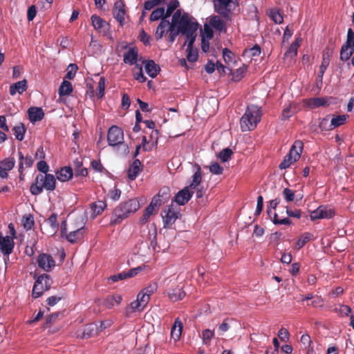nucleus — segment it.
<instances>
[{
    "label": "nucleus",
    "instance_id": "obj_1",
    "mask_svg": "<svg viewBox=\"0 0 354 354\" xmlns=\"http://www.w3.org/2000/svg\"><path fill=\"white\" fill-rule=\"evenodd\" d=\"M140 205L136 198H131L120 203L113 211L111 216L110 225H115L120 223L130 214L135 213L139 209Z\"/></svg>",
    "mask_w": 354,
    "mask_h": 354
},
{
    "label": "nucleus",
    "instance_id": "obj_2",
    "mask_svg": "<svg viewBox=\"0 0 354 354\" xmlns=\"http://www.w3.org/2000/svg\"><path fill=\"white\" fill-rule=\"evenodd\" d=\"M261 107L255 104L248 105L240 120L241 131L244 132L254 130L261 121Z\"/></svg>",
    "mask_w": 354,
    "mask_h": 354
},
{
    "label": "nucleus",
    "instance_id": "obj_3",
    "mask_svg": "<svg viewBox=\"0 0 354 354\" xmlns=\"http://www.w3.org/2000/svg\"><path fill=\"white\" fill-rule=\"evenodd\" d=\"M56 187V179L53 174H37L34 183L30 187V193L34 196L39 195L44 189L53 191Z\"/></svg>",
    "mask_w": 354,
    "mask_h": 354
},
{
    "label": "nucleus",
    "instance_id": "obj_4",
    "mask_svg": "<svg viewBox=\"0 0 354 354\" xmlns=\"http://www.w3.org/2000/svg\"><path fill=\"white\" fill-rule=\"evenodd\" d=\"M51 284L52 279L48 274H41L35 281L32 291V297L35 299L41 297L44 292L50 288Z\"/></svg>",
    "mask_w": 354,
    "mask_h": 354
},
{
    "label": "nucleus",
    "instance_id": "obj_5",
    "mask_svg": "<svg viewBox=\"0 0 354 354\" xmlns=\"http://www.w3.org/2000/svg\"><path fill=\"white\" fill-rule=\"evenodd\" d=\"M107 141L109 146L115 147L124 142V132L122 129L116 126H111L107 133Z\"/></svg>",
    "mask_w": 354,
    "mask_h": 354
},
{
    "label": "nucleus",
    "instance_id": "obj_6",
    "mask_svg": "<svg viewBox=\"0 0 354 354\" xmlns=\"http://www.w3.org/2000/svg\"><path fill=\"white\" fill-rule=\"evenodd\" d=\"M178 27L181 34L191 35L194 34L197 30L198 24L196 21H194L187 14H184L180 20Z\"/></svg>",
    "mask_w": 354,
    "mask_h": 354
},
{
    "label": "nucleus",
    "instance_id": "obj_7",
    "mask_svg": "<svg viewBox=\"0 0 354 354\" xmlns=\"http://www.w3.org/2000/svg\"><path fill=\"white\" fill-rule=\"evenodd\" d=\"M164 227H169L176 222V219L180 216L179 212L174 210L172 205L165 207L161 212Z\"/></svg>",
    "mask_w": 354,
    "mask_h": 354
},
{
    "label": "nucleus",
    "instance_id": "obj_8",
    "mask_svg": "<svg viewBox=\"0 0 354 354\" xmlns=\"http://www.w3.org/2000/svg\"><path fill=\"white\" fill-rule=\"evenodd\" d=\"M335 215L333 209L326 205H320L316 209L311 211L310 218L312 221L321 218H331Z\"/></svg>",
    "mask_w": 354,
    "mask_h": 354
},
{
    "label": "nucleus",
    "instance_id": "obj_9",
    "mask_svg": "<svg viewBox=\"0 0 354 354\" xmlns=\"http://www.w3.org/2000/svg\"><path fill=\"white\" fill-rule=\"evenodd\" d=\"M38 267L45 272H50L56 266L53 257L46 253H41L37 257Z\"/></svg>",
    "mask_w": 354,
    "mask_h": 354
},
{
    "label": "nucleus",
    "instance_id": "obj_10",
    "mask_svg": "<svg viewBox=\"0 0 354 354\" xmlns=\"http://www.w3.org/2000/svg\"><path fill=\"white\" fill-rule=\"evenodd\" d=\"M232 0H216L214 3L215 12L223 18L229 19L231 9L229 8Z\"/></svg>",
    "mask_w": 354,
    "mask_h": 354
},
{
    "label": "nucleus",
    "instance_id": "obj_11",
    "mask_svg": "<svg viewBox=\"0 0 354 354\" xmlns=\"http://www.w3.org/2000/svg\"><path fill=\"white\" fill-rule=\"evenodd\" d=\"M15 247V242L12 238L9 236H3L0 232V251L6 255H9L12 252Z\"/></svg>",
    "mask_w": 354,
    "mask_h": 354
},
{
    "label": "nucleus",
    "instance_id": "obj_12",
    "mask_svg": "<svg viewBox=\"0 0 354 354\" xmlns=\"http://www.w3.org/2000/svg\"><path fill=\"white\" fill-rule=\"evenodd\" d=\"M192 194L193 192H191L189 187H186L175 195L172 202H176L179 205H184L191 199Z\"/></svg>",
    "mask_w": 354,
    "mask_h": 354
},
{
    "label": "nucleus",
    "instance_id": "obj_13",
    "mask_svg": "<svg viewBox=\"0 0 354 354\" xmlns=\"http://www.w3.org/2000/svg\"><path fill=\"white\" fill-rule=\"evenodd\" d=\"M91 19L94 28L104 35H106L109 29V24L95 15H92Z\"/></svg>",
    "mask_w": 354,
    "mask_h": 354
},
{
    "label": "nucleus",
    "instance_id": "obj_14",
    "mask_svg": "<svg viewBox=\"0 0 354 354\" xmlns=\"http://www.w3.org/2000/svg\"><path fill=\"white\" fill-rule=\"evenodd\" d=\"M15 160L13 157H9L0 161V177L7 178L8 171H10L15 167Z\"/></svg>",
    "mask_w": 354,
    "mask_h": 354
},
{
    "label": "nucleus",
    "instance_id": "obj_15",
    "mask_svg": "<svg viewBox=\"0 0 354 354\" xmlns=\"http://www.w3.org/2000/svg\"><path fill=\"white\" fill-rule=\"evenodd\" d=\"M165 190V192H162V194L161 191H160L158 194L152 198L150 204L148 205L151 207L152 209L154 210L156 207L160 206L162 203H165L169 198V188H166Z\"/></svg>",
    "mask_w": 354,
    "mask_h": 354
},
{
    "label": "nucleus",
    "instance_id": "obj_16",
    "mask_svg": "<svg viewBox=\"0 0 354 354\" xmlns=\"http://www.w3.org/2000/svg\"><path fill=\"white\" fill-rule=\"evenodd\" d=\"M113 14L116 20L122 26L126 14L124 4L122 1H118L115 3Z\"/></svg>",
    "mask_w": 354,
    "mask_h": 354
},
{
    "label": "nucleus",
    "instance_id": "obj_17",
    "mask_svg": "<svg viewBox=\"0 0 354 354\" xmlns=\"http://www.w3.org/2000/svg\"><path fill=\"white\" fill-rule=\"evenodd\" d=\"M84 230V223L82 221L80 226H78L76 229H73L71 232L66 235V239L72 243H76L77 241L82 238Z\"/></svg>",
    "mask_w": 354,
    "mask_h": 354
},
{
    "label": "nucleus",
    "instance_id": "obj_18",
    "mask_svg": "<svg viewBox=\"0 0 354 354\" xmlns=\"http://www.w3.org/2000/svg\"><path fill=\"white\" fill-rule=\"evenodd\" d=\"M19 156V172L20 173V178L22 179L21 176L24 169V165L26 167H30L32 166L34 160L30 156H24L21 151H18Z\"/></svg>",
    "mask_w": 354,
    "mask_h": 354
},
{
    "label": "nucleus",
    "instance_id": "obj_19",
    "mask_svg": "<svg viewBox=\"0 0 354 354\" xmlns=\"http://www.w3.org/2000/svg\"><path fill=\"white\" fill-rule=\"evenodd\" d=\"M170 26L171 24L167 19H162L155 32L156 40L161 39L169 32Z\"/></svg>",
    "mask_w": 354,
    "mask_h": 354
},
{
    "label": "nucleus",
    "instance_id": "obj_20",
    "mask_svg": "<svg viewBox=\"0 0 354 354\" xmlns=\"http://www.w3.org/2000/svg\"><path fill=\"white\" fill-rule=\"evenodd\" d=\"M144 310L143 306L140 304V302L136 299V300L131 302V304L127 306L123 312L124 315L126 317H131V315L137 312H140Z\"/></svg>",
    "mask_w": 354,
    "mask_h": 354
},
{
    "label": "nucleus",
    "instance_id": "obj_21",
    "mask_svg": "<svg viewBox=\"0 0 354 354\" xmlns=\"http://www.w3.org/2000/svg\"><path fill=\"white\" fill-rule=\"evenodd\" d=\"M28 112L29 120L32 122L41 121L44 117V112L40 107H30Z\"/></svg>",
    "mask_w": 354,
    "mask_h": 354
},
{
    "label": "nucleus",
    "instance_id": "obj_22",
    "mask_svg": "<svg viewBox=\"0 0 354 354\" xmlns=\"http://www.w3.org/2000/svg\"><path fill=\"white\" fill-rule=\"evenodd\" d=\"M138 49L135 47L130 48L128 51H127L124 54L123 61L125 64H128L129 65L136 64V62L138 59Z\"/></svg>",
    "mask_w": 354,
    "mask_h": 354
},
{
    "label": "nucleus",
    "instance_id": "obj_23",
    "mask_svg": "<svg viewBox=\"0 0 354 354\" xmlns=\"http://www.w3.org/2000/svg\"><path fill=\"white\" fill-rule=\"evenodd\" d=\"M28 88V84L26 80H23L21 81H19L15 84H12L10 86V94L11 95H15L17 93L19 94L23 93Z\"/></svg>",
    "mask_w": 354,
    "mask_h": 354
},
{
    "label": "nucleus",
    "instance_id": "obj_24",
    "mask_svg": "<svg viewBox=\"0 0 354 354\" xmlns=\"http://www.w3.org/2000/svg\"><path fill=\"white\" fill-rule=\"evenodd\" d=\"M142 163L140 160L136 159L128 169V178L131 180H135L140 172Z\"/></svg>",
    "mask_w": 354,
    "mask_h": 354
},
{
    "label": "nucleus",
    "instance_id": "obj_25",
    "mask_svg": "<svg viewBox=\"0 0 354 354\" xmlns=\"http://www.w3.org/2000/svg\"><path fill=\"white\" fill-rule=\"evenodd\" d=\"M303 149L304 143L302 141L297 140L294 142L288 153H292L293 160H298L301 157Z\"/></svg>",
    "mask_w": 354,
    "mask_h": 354
},
{
    "label": "nucleus",
    "instance_id": "obj_26",
    "mask_svg": "<svg viewBox=\"0 0 354 354\" xmlns=\"http://www.w3.org/2000/svg\"><path fill=\"white\" fill-rule=\"evenodd\" d=\"M183 328V325L181 320L178 317L176 318L171 330V337L174 341L176 342L180 339Z\"/></svg>",
    "mask_w": 354,
    "mask_h": 354
},
{
    "label": "nucleus",
    "instance_id": "obj_27",
    "mask_svg": "<svg viewBox=\"0 0 354 354\" xmlns=\"http://www.w3.org/2000/svg\"><path fill=\"white\" fill-rule=\"evenodd\" d=\"M57 178L62 181H68L73 177V169L71 167H64L57 172Z\"/></svg>",
    "mask_w": 354,
    "mask_h": 354
},
{
    "label": "nucleus",
    "instance_id": "obj_28",
    "mask_svg": "<svg viewBox=\"0 0 354 354\" xmlns=\"http://www.w3.org/2000/svg\"><path fill=\"white\" fill-rule=\"evenodd\" d=\"M145 71L146 73L152 78L156 77L159 71H160V67L158 64L155 63L153 60H149L145 62Z\"/></svg>",
    "mask_w": 354,
    "mask_h": 354
},
{
    "label": "nucleus",
    "instance_id": "obj_29",
    "mask_svg": "<svg viewBox=\"0 0 354 354\" xmlns=\"http://www.w3.org/2000/svg\"><path fill=\"white\" fill-rule=\"evenodd\" d=\"M326 100L323 97L309 98L304 100V105L310 109L325 106Z\"/></svg>",
    "mask_w": 354,
    "mask_h": 354
},
{
    "label": "nucleus",
    "instance_id": "obj_30",
    "mask_svg": "<svg viewBox=\"0 0 354 354\" xmlns=\"http://www.w3.org/2000/svg\"><path fill=\"white\" fill-rule=\"evenodd\" d=\"M185 296V292L182 288L176 287L168 292V297L171 301L175 302L182 300Z\"/></svg>",
    "mask_w": 354,
    "mask_h": 354
},
{
    "label": "nucleus",
    "instance_id": "obj_31",
    "mask_svg": "<svg viewBox=\"0 0 354 354\" xmlns=\"http://www.w3.org/2000/svg\"><path fill=\"white\" fill-rule=\"evenodd\" d=\"M106 207V203L104 201H97L91 204V209L93 212V218L101 214Z\"/></svg>",
    "mask_w": 354,
    "mask_h": 354
},
{
    "label": "nucleus",
    "instance_id": "obj_32",
    "mask_svg": "<svg viewBox=\"0 0 354 354\" xmlns=\"http://www.w3.org/2000/svg\"><path fill=\"white\" fill-rule=\"evenodd\" d=\"M314 239V235L310 232H304L303 233L299 238L298 239L296 244L295 248L297 250H299L303 248L308 241L313 240Z\"/></svg>",
    "mask_w": 354,
    "mask_h": 354
},
{
    "label": "nucleus",
    "instance_id": "obj_33",
    "mask_svg": "<svg viewBox=\"0 0 354 354\" xmlns=\"http://www.w3.org/2000/svg\"><path fill=\"white\" fill-rule=\"evenodd\" d=\"M122 297L120 295H109L105 299L104 305L107 308H111L114 306L115 304L119 305L122 302Z\"/></svg>",
    "mask_w": 354,
    "mask_h": 354
},
{
    "label": "nucleus",
    "instance_id": "obj_34",
    "mask_svg": "<svg viewBox=\"0 0 354 354\" xmlns=\"http://www.w3.org/2000/svg\"><path fill=\"white\" fill-rule=\"evenodd\" d=\"M348 116L347 115H334L331 120H330V124L329 126L328 129L332 130L336 127H338L342 124H344Z\"/></svg>",
    "mask_w": 354,
    "mask_h": 354
},
{
    "label": "nucleus",
    "instance_id": "obj_35",
    "mask_svg": "<svg viewBox=\"0 0 354 354\" xmlns=\"http://www.w3.org/2000/svg\"><path fill=\"white\" fill-rule=\"evenodd\" d=\"M133 75L135 80L139 82H145L147 80V77L144 75L142 71V66L141 64H136L133 69Z\"/></svg>",
    "mask_w": 354,
    "mask_h": 354
},
{
    "label": "nucleus",
    "instance_id": "obj_36",
    "mask_svg": "<svg viewBox=\"0 0 354 354\" xmlns=\"http://www.w3.org/2000/svg\"><path fill=\"white\" fill-rule=\"evenodd\" d=\"M73 166L75 175L81 176H86L88 175V170L83 167L82 160L76 159L73 161Z\"/></svg>",
    "mask_w": 354,
    "mask_h": 354
},
{
    "label": "nucleus",
    "instance_id": "obj_37",
    "mask_svg": "<svg viewBox=\"0 0 354 354\" xmlns=\"http://www.w3.org/2000/svg\"><path fill=\"white\" fill-rule=\"evenodd\" d=\"M73 91V86L70 82L64 80L59 88V95L60 96L68 95Z\"/></svg>",
    "mask_w": 354,
    "mask_h": 354
},
{
    "label": "nucleus",
    "instance_id": "obj_38",
    "mask_svg": "<svg viewBox=\"0 0 354 354\" xmlns=\"http://www.w3.org/2000/svg\"><path fill=\"white\" fill-rule=\"evenodd\" d=\"M301 41V38L297 37L290 46L284 55L286 57L289 55L291 56L292 55L296 56L297 55L298 48L300 46Z\"/></svg>",
    "mask_w": 354,
    "mask_h": 354
},
{
    "label": "nucleus",
    "instance_id": "obj_39",
    "mask_svg": "<svg viewBox=\"0 0 354 354\" xmlns=\"http://www.w3.org/2000/svg\"><path fill=\"white\" fill-rule=\"evenodd\" d=\"M209 24L214 28L220 31L225 28L224 21L216 15L212 16L210 18Z\"/></svg>",
    "mask_w": 354,
    "mask_h": 354
},
{
    "label": "nucleus",
    "instance_id": "obj_40",
    "mask_svg": "<svg viewBox=\"0 0 354 354\" xmlns=\"http://www.w3.org/2000/svg\"><path fill=\"white\" fill-rule=\"evenodd\" d=\"M247 71V66L245 64H242L241 67L237 68L234 72L232 73V80L234 82L240 81L245 75Z\"/></svg>",
    "mask_w": 354,
    "mask_h": 354
},
{
    "label": "nucleus",
    "instance_id": "obj_41",
    "mask_svg": "<svg viewBox=\"0 0 354 354\" xmlns=\"http://www.w3.org/2000/svg\"><path fill=\"white\" fill-rule=\"evenodd\" d=\"M296 107L294 104H289L288 106L285 107L283 109L281 114V120H287L290 118L292 115H293L296 113Z\"/></svg>",
    "mask_w": 354,
    "mask_h": 354
},
{
    "label": "nucleus",
    "instance_id": "obj_42",
    "mask_svg": "<svg viewBox=\"0 0 354 354\" xmlns=\"http://www.w3.org/2000/svg\"><path fill=\"white\" fill-rule=\"evenodd\" d=\"M15 138L18 140H23L24 138V134L26 131V129L23 123H20L19 124L14 127L13 128Z\"/></svg>",
    "mask_w": 354,
    "mask_h": 354
},
{
    "label": "nucleus",
    "instance_id": "obj_43",
    "mask_svg": "<svg viewBox=\"0 0 354 354\" xmlns=\"http://www.w3.org/2000/svg\"><path fill=\"white\" fill-rule=\"evenodd\" d=\"M202 180V175L201 168H198L197 171L194 173L192 176V181L189 186L188 187L190 189H195L198 187Z\"/></svg>",
    "mask_w": 354,
    "mask_h": 354
},
{
    "label": "nucleus",
    "instance_id": "obj_44",
    "mask_svg": "<svg viewBox=\"0 0 354 354\" xmlns=\"http://www.w3.org/2000/svg\"><path fill=\"white\" fill-rule=\"evenodd\" d=\"M21 222L24 227L26 230H31L35 224L33 215L29 214L28 215L23 216Z\"/></svg>",
    "mask_w": 354,
    "mask_h": 354
},
{
    "label": "nucleus",
    "instance_id": "obj_45",
    "mask_svg": "<svg viewBox=\"0 0 354 354\" xmlns=\"http://www.w3.org/2000/svg\"><path fill=\"white\" fill-rule=\"evenodd\" d=\"M165 14V8L163 7L157 8L150 15L149 20L151 21H158L160 19H162V17Z\"/></svg>",
    "mask_w": 354,
    "mask_h": 354
},
{
    "label": "nucleus",
    "instance_id": "obj_46",
    "mask_svg": "<svg viewBox=\"0 0 354 354\" xmlns=\"http://www.w3.org/2000/svg\"><path fill=\"white\" fill-rule=\"evenodd\" d=\"M214 336V330L209 329H205L202 331L203 343L205 345H209L212 339Z\"/></svg>",
    "mask_w": 354,
    "mask_h": 354
},
{
    "label": "nucleus",
    "instance_id": "obj_47",
    "mask_svg": "<svg viewBox=\"0 0 354 354\" xmlns=\"http://www.w3.org/2000/svg\"><path fill=\"white\" fill-rule=\"evenodd\" d=\"M57 214L55 213H53L49 218L47 219L46 222L51 227L52 230L54 233H55L59 227V223L57 222Z\"/></svg>",
    "mask_w": 354,
    "mask_h": 354
},
{
    "label": "nucleus",
    "instance_id": "obj_48",
    "mask_svg": "<svg viewBox=\"0 0 354 354\" xmlns=\"http://www.w3.org/2000/svg\"><path fill=\"white\" fill-rule=\"evenodd\" d=\"M232 154L233 152L231 149L225 148L219 152V153L218 154V158L222 162H227L231 158Z\"/></svg>",
    "mask_w": 354,
    "mask_h": 354
},
{
    "label": "nucleus",
    "instance_id": "obj_49",
    "mask_svg": "<svg viewBox=\"0 0 354 354\" xmlns=\"http://www.w3.org/2000/svg\"><path fill=\"white\" fill-rule=\"evenodd\" d=\"M297 160H293V157L292 156V153H288L283 158V161L279 165V168L281 169H285L288 168L293 162Z\"/></svg>",
    "mask_w": 354,
    "mask_h": 354
},
{
    "label": "nucleus",
    "instance_id": "obj_50",
    "mask_svg": "<svg viewBox=\"0 0 354 354\" xmlns=\"http://www.w3.org/2000/svg\"><path fill=\"white\" fill-rule=\"evenodd\" d=\"M169 38L168 41L169 43H173L176 37L178 35V34L180 32L179 27H178V29L176 28V26L174 24H171V26L169 30Z\"/></svg>",
    "mask_w": 354,
    "mask_h": 354
},
{
    "label": "nucleus",
    "instance_id": "obj_51",
    "mask_svg": "<svg viewBox=\"0 0 354 354\" xmlns=\"http://www.w3.org/2000/svg\"><path fill=\"white\" fill-rule=\"evenodd\" d=\"M354 53V49H348L346 46H342L340 50V59L342 61H347L350 59L351 55Z\"/></svg>",
    "mask_w": 354,
    "mask_h": 354
},
{
    "label": "nucleus",
    "instance_id": "obj_52",
    "mask_svg": "<svg viewBox=\"0 0 354 354\" xmlns=\"http://www.w3.org/2000/svg\"><path fill=\"white\" fill-rule=\"evenodd\" d=\"M282 195L285 201L288 203L292 202L295 199V192L289 188L283 189Z\"/></svg>",
    "mask_w": 354,
    "mask_h": 354
},
{
    "label": "nucleus",
    "instance_id": "obj_53",
    "mask_svg": "<svg viewBox=\"0 0 354 354\" xmlns=\"http://www.w3.org/2000/svg\"><path fill=\"white\" fill-rule=\"evenodd\" d=\"M77 69L78 67L75 64H70L68 66V72L65 75V78L73 80L75 76Z\"/></svg>",
    "mask_w": 354,
    "mask_h": 354
},
{
    "label": "nucleus",
    "instance_id": "obj_54",
    "mask_svg": "<svg viewBox=\"0 0 354 354\" xmlns=\"http://www.w3.org/2000/svg\"><path fill=\"white\" fill-rule=\"evenodd\" d=\"M104 88H105V78L104 77H101L97 83V95L98 97L101 98L104 95Z\"/></svg>",
    "mask_w": 354,
    "mask_h": 354
},
{
    "label": "nucleus",
    "instance_id": "obj_55",
    "mask_svg": "<svg viewBox=\"0 0 354 354\" xmlns=\"http://www.w3.org/2000/svg\"><path fill=\"white\" fill-rule=\"evenodd\" d=\"M209 169L211 173L216 175L223 174V168L218 162H214L209 166Z\"/></svg>",
    "mask_w": 354,
    "mask_h": 354
},
{
    "label": "nucleus",
    "instance_id": "obj_56",
    "mask_svg": "<svg viewBox=\"0 0 354 354\" xmlns=\"http://www.w3.org/2000/svg\"><path fill=\"white\" fill-rule=\"evenodd\" d=\"M187 59L190 62H194L198 59V50L197 49H194V48L191 49L187 48Z\"/></svg>",
    "mask_w": 354,
    "mask_h": 354
},
{
    "label": "nucleus",
    "instance_id": "obj_57",
    "mask_svg": "<svg viewBox=\"0 0 354 354\" xmlns=\"http://www.w3.org/2000/svg\"><path fill=\"white\" fill-rule=\"evenodd\" d=\"M108 196L113 201H117L120 199L121 196V190L114 187L113 189H111L108 194Z\"/></svg>",
    "mask_w": 354,
    "mask_h": 354
},
{
    "label": "nucleus",
    "instance_id": "obj_58",
    "mask_svg": "<svg viewBox=\"0 0 354 354\" xmlns=\"http://www.w3.org/2000/svg\"><path fill=\"white\" fill-rule=\"evenodd\" d=\"M272 222L275 225H290L292 221L288 218H284L283 219H279L277 213H274Z\"/></svg>",
    "mask_w": 354,
    "mask_h": 354
},
{
    "label": "nucleus",
    "instance_id": "obj_59",
    "mask_svg": "<svg viewBox=\"0 0 354 354\" xmlns=\"http://www.w3.org/2000/svg\"><path fill=\"white\" fill-rule=\"evenodd\" d=\"M137 299L139 301V302H140V304L145 308L150 300V297L142 292H140L137 295Z\"/></svg>",
    "mask_w": 354,
    "mask_h": 354
},
{
    "label": "nucleus",
    "instance_id": "obj_60",
    "mask_svg": "<svg viewBox=\"0 0 354 354\" xmlns=\"http://www.w3.org/2000/svg\"><path fill=\"white\" fill-rule=\"evenodd\" d=\"M335 310L342 316H348L351 313V308L346 305H339Z\"/></svg>",
    "mask_w": 354,
    "mask_h": 354
},
{
    "label": "nucleus",
    "instance_id": "obj_61",
    "mask_svg": "<svg viewBox=\"0 0 354 354\" xmlns=\"http://www.w3.org/2000/svg\"><path fill=\"white\" fill-rule=\"evenodd\" d=\"M300 342L304 345L305 348H308L309 350L311 346L312 341L308 334L302 335L300 339Z\"/></svg>",
    "mask_w": 354,
    "mask_h": 354
},
{
    "label": "nucleus",
    "instance_id": "obj_62",
    "mask_svg": "<svg viewBox=\"0 0 354 354\" xmlns=\"http://www.w3.org/2000/svg\"><path fill=\"white\" fill-rule=\"evenodd\" d=\"M160 3L161 0H147L144 3V9L146 10H150Z\"/></svg>",
    "mask_w": 354,
    "mask_h": 354
},
{
    "label": "nucleus",
    "instance_id": "obj_63",
    "mask_svg": "<svg viewBox=\"0 0 354 354\" xmlns=\"http://www.w3.org/2000/svg\"><path fill=\"white\" fill-rule=\"evenodd\" d=\"M261 47L256 44L252 48L245 50V53H249L250 56H259L261 54Z\"/></svg>",
    "mask_w": 354,
    "mask_h": 354
},
{
    "label": "nucleus",
    "instance_id": "obj_64",
    "mask_svg": "<svg viewBox=\"0 0 354 354\" xmlns=\"http://www.w3.org/2000/svg\"><path fill=\"white\" fill-rule=\"evenodd\" d=\"M37 167L40 172L43 173L42 174H48L49 170V166L44 160L38 162L37 164Z\"/></svg>",
    "mask_w": 354,
    "mask_h": 354
}]
</instances>
